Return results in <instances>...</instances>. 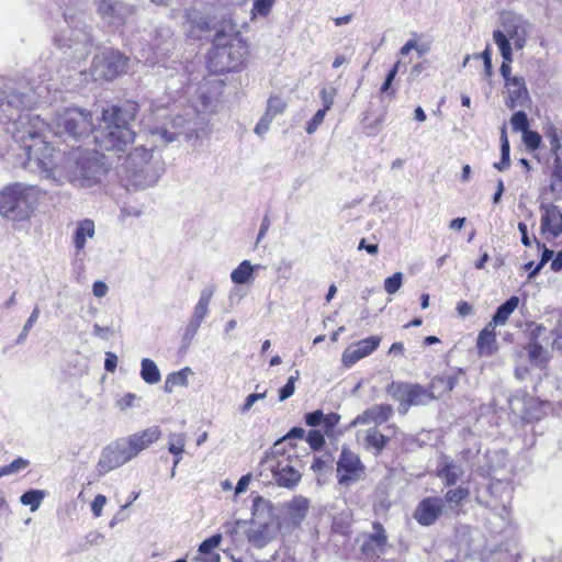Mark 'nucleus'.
Instances as JSON below:
<instances>
[{"mask_svg": "<svg viewBox=\"0 0 562 562\" xmlns=\"http://www.w3.org/2000/svg\"><path fill=\"white\" fill-rule=\"evenodd\" d=\"M248 53V45L238 35L217 31L207 53L206 67L214 75L240 71L246 67Z\"/></svg>", "mask_w": 562, "mask_h": 562, "instance_id": "f257e3e1", "label": "nucleus"}, {"mask_svg": "<svg viewBox=\"0 0 562 562\" xmlns=\"http://www.w3.org/2000/svg\"><path fill=\"white\" fill-rule=\"evenodd\" d=\"M43 194L36 186H7L0 192V214L12 221L29 220L38 209Z\"/></svg>", "mask_w": 562, "mask_h": 562, "instance_id": "f03ea898", "label": "nucleus"}, {"mask_svg": "<svg viewBox=\"0 0 562 562\" xmlns=\"http://www.w3.org/2000/svg\"><path fill=\"white\" fill-rule=\"evenodd\" d=\"M102 122L95 140L100 148L109 151L123 153L134 143L135 132L130 127L125 112L119 105H111L102 110Z\"/></svg>", "mask_w": 562, "mask_h": 562, "instance_id": "7ed1b4c3", "label": "nucleus"}, {"mask_svg": "<svg viewBox=\"0 0 562 562\" xmlns=\"http://www.w3.org/2000/svg\"><path fill=\"white\" fill-rule=\"evenodd\" d=\"M19 139L24 144L27 161L34 164L47 177L53 176L64 154L35 131L24 130Z\"/></svg>", "mask_w": 562, "mask_h": 562, "instance_id": "20e7f679", "label": "nucleus"}, {"mask_svg": "<svg viewBox=\"0 0 562 562\" xmlns=\"http://www.w3.org/2000/svg\"><path fill=\"white\" fill-rule=\"evenodd\" d=\"M128 61L120 49L104 47L93 56L91 72L97 79L112 81L126 72Z\"/></svg>", "mask_w": 562, "mask_h": 562, "instance_id": "39448f33", "label": "nucleus"}, {"mask_svg": "<svg viewBox=\"0 0 562 562\" xmlns=\"http://www.w3.org/2000/svg\"><path fill=\"white\" fill-rule=\"evenodd\" d=\"M56 127L74 138L88 136L93 131V117L90 111L80 108H66L56 115Z\"/></svg>", "mask_w": 562, "mask_h": 562, "instance_id": "423d86ee", "label": "nucleus"}, {"mask_svg": "<svg viewBox=\"0 0 562 562\" xmlns=\"http://www.w3.org/2000/svg\"><path fill=\"white\" fill-rule=\"evenodd\" d=\"M99 16L110 25L123 26L136 14V7L123 0H95Z\"/></svg>", "mask_w": 562, "mask_h": 562, "instance_id": "0eeeda50", "label": "nucleus"}, {"mask_svg": "<svg viewBox=\"0 0 562 562\" xmlns=\"http://www.w3.org/2000/svg\"><path fill=\"white\" fill-rule=\"evenodd\" d=\"M133 460L123 438L105 446L97 464L99 474H106Z\"/></svg>", "mask_w": 562, "mask_h": 562, "instance_id": "6e6552de", "label": "nucleus"}, {"mask_svg": "<svg viewBox=\"0 0 562 562\" xmlns=\"http://www.w3.org/2000/svg\"><path fill=\"white\" fill-rule=\"evenodd\" d=\"M151 157L150 150L139 146L130 151L125 158L123 162L124 171L135 186L144 184V173L150 164Z\"/></svg>", "mask_w": 562, "mask_h": 562, "instance_id": "1a4fd4ad", "label": "nucleus"}, {"mask_svg": "<svg viewBox=\"0 0 562 562\" xmlns=\"http://www.w3.org/2000/svg\"><path fill=\"white\" fill-rule=\"evenodd\" d=\"M502 25L503 32L510 38L515 48L522 49L531 30L529 21L520 14L506 13L503 15Z\"/></svg>", "mask_w": 562, "mask_h": 562, "instance_id": "9d476101", "label": "nucleus"}, {"mask_svg": "<svg viewBox=\"0 0 562 562\" xmlns=\"http://www.w3.org/2000/svg\"><path fill=\"white\" fill-rule=\"evenodd\" d=\"M337 472L339 484L347 485L361 479L364 474V465L357 453L344 448L337 461Z\"/></svg>", "mask_w": 562, "mask_h": 562, "instance_id": "9b49d317", "label": "nucleus"}, {"mask_svg": "<svg viewBox=\"0 0 562 562\" xmlns=\"http://www.w3.org/2000/svg\"><path fill=\"white\" fill-rule=\"evenodd\" d=\"M162 436L161 428L157 425L147 427L143 430L136 431L132 435L123 437L126 448L128 449L132 458H136L142 451L148 449L150 446L160 440Z\"/></svg>", "mask_w": 562, "mask_h": 562, "instance_id": "f8f14e48", "label": "nucleus"}, {"mask_svg": "<svg viewBox=\"0 0 562 562\" xmlns=\"http://www.w3.org/2000/svg\"><path fill=\"white\" fill-rule=\"evenodd\" d=\"M381 342V337L370 336L348 346L341 357L345 367L350 368L359 360L371 355Z\"/></svg>", "mask_w": 562, "mask_h": 562, "instance_id": "ddd939ff", "label": "nucleus"}, {"mask_svg": "<svg viewBox=\"0 0 562 562\" xmlns=\"http://www.w3.org/2000/svg\"><path fill=\"white\" fill-rule=\"evenodd\" d=\"M393 397L400 401L398 412L405 414L411 405H425L435 398L430 389H395Z\"/></svg>", "mask_w": 562, "mask_h": 562, "instance_id": "4468645a", "label": "nucleus"}, {"mask_svg": "<svg viewBox=\"0 0 562 562\" xmlns=\"http://www.w3.org/2000/svg\"><path fill=\"white\" fill-rule=\"evenodd\" d=\"M507 89V97L505 99V105L514 110L516 108H529L531 104V98L526 87L525 79L522 77L514 76L509 85L505 86Z\"/></svg>", "mask_w": 562, "mask_h": 562, "instance_id": "2eb2a0df", "label": "nucleus"}, {"mask_svg": "<svg viewBox=\"0 0 562 562\" xmlns=\"http://www.w3.org/2000/svg\"><path fill=\"white\" fill-rule=\"evenodd\" d=\"M310 502L306 497L295 496L283 507V529L297 527L306 517Z\"/></svg>", "mask_w": 562, "mask_h": 562, "instance_id": "dca6fc26", "label": "nucleus"}, {"mask_svg": "<svg viewBox=\"0 0 562 562\" xmlns=\"http://www.w3.org/2000/svg\"><path fill=\"white\" fill-rule=\"evenodd\" d=\"M442 514V499L427 497L416 507L414 518L423 526L432 525Z\"/></svg>", "mask_w": 562, "mask_h": 562, "instance_id": "f3484780", "label": "nucleus"}, {"mask_svg": "<svg viewBox=\"0 0 562 562\" xmlns=\"http://www.w3.org/2000/svg\"><path fill=\"white\" fill-rule=\"evenodd\" d=\"M393 414V407L389 404L373 405L366 409L362 414L358 415L351 423L350 426L357 425H381L389 420Z\"/></svg>", "mask_w": 562, "mask_h": 562, "instance_id": "a211bd4d", "label": "nucleus"}, {"mask_svg": "<svg viewBox=\"0 0 562 562\" xmlns=\"http://www.w3.org/2000/svg\"><path fill=\"white\" fill-rule=\"evenodd\" d=\"M386 546V536L381 524H373V533L364 540L361 551L366 559L372 560L379 558L384 552Z\"/></svg>", "mask_w": 562, "mask_h": 562, "instance_id": "6ab92c4d", "label": "nucleus"}, {"mask_svg": "<svg viewBox=\"0 0 562 562\" xmlns=\"http://www.w3.org/2000/svg\"><path fill=\"white\" fill-rule=\"evenodd\" d=\"M184 16L188 24V37L199 40L203 33L211 30L210 20L201 15L196 10H187Z\"/></svg>", "mask_w": 562, "mask_h": 562, "instance_id": "aec40b11", "label": "nucleus"}, {"mask_svg": "<svg viewBox=\"0 0 562 562\" xmlns=\"http://www.w3.org/2000/svg\"><path fill=\"white\" fill-rule=\"evenodd\" d=\"M541 228L550 232L553 236H559L562 233V212L558 206L551 204L543 207Z\"/></svg>", "mask_w": 562, "mask_h": 562, "instance_id": "412c9836", "label": "nucleus"}, {"mask_svg": "<svg viewBox=\"0 0 562 562\" xmlns=\"http://www.w3.org/2000/svg\"><path fill=\"white\" fill-rule=\"evenodd\" d=\"M495 327L492 324H487L479 334L476 340V348L480 356L490 357L492 356L496 347V333Z\"/></svg>", "mask_w": 562, "mask_h": 562, "instance_id": "4be33fe9", "label": "nucleus"}, {"mask_svg": "<svg viewBox=\"0 0 562 562\" xmlns=\"http://www.w3.org/2000/svg\"><path fill=\"white\" fill-rule=\"evenodd\" d=\"M387 438L376 428H369L364 431L362 446L374 456H379L386 445Z\"/></svg>", "mask_w": 562, "mask_h": 562, "instance_id": "5701e85b", "label": "nucleus"}, {"mask_svg": "<svg viewBox=\"0 0 562 562\" xmlns=\"http://www.w3.org/2000/svg\"><path fill=\"white\" fill-rule=\"evenodd\" d=\"M463 475L461 465L453 463L447 457L441 460L438 467V476L445 481L446 485H453Z\"/></svg>", "mask_w": 562, "mask_h": 562, "instance_id": "b1692460", "label": "nucleus"}, {"mask_svg": "<svg viewBox=\"0 0 562 562\" xmlns=\"http://www.w3.org/2000/svg\"><path fill=\"white\" fill-rule=\"evenodd\" d=\"M213 293V289H204L202 291L201 296L194 307L193 316L191 319V325L193 326L194 330L201 325L202 321L205 318Z\"/></svg>", "mask_w": 562, "mask_h": 562, "instance_id": "393cba45", "label": "nucleus"}, {"mask_svg": "<svg viewBox=\"0 0 562 562\" xmlns=\"http://www.w3.org/2000/svg\"><path fill=\"white\" fill-rule=\"evenodd\" d=\"M518 304L519 297L515 295L510 296L507 301L497 307L490 324L493 326L504 325L510 314L517 308Z\"/></svg>", "mask_w": 562, "mask_h": 562, "instance_id": "a878e982", "label": "nucleus"}, {"mask_svg": "<svg viewBox=\"0 0 562 562\" xmlns=\"http://www.w3.org/2000/svg\"><path fill=\"white\" fill-rule=\"evenodd\" d=\"M94 235V223L91 220L80 221L77 225L74 244L77 250H82L86 246L87 237H93Z\"/></svg>", "mask_w": 562, "mask_h": 562, "instance_id": "bb28decb", "label": "nucleus"}, {"mask_svg": "<svg viewBox=\"0 0 562 562\" xmlns=\"http://www.w3.org/2000/svg\"><path fill=\"white\" fill-rule=\"evenodd\" d=\"M184 447H186V435L184 434L179 432V434H171L169 436L168 450L175 457V459H173L175 467L180 462V460L182 458V453L184 452Z\"/></svg>", "mask_w": 562, "mask_h": 562, "instance_id": "cd10ccee", "label": "nucleus"}, {"mask_svg": "<svg viewBox=\"0 0 562 562\" xmlns=\"http://www.w3.org/2000/svg\"><path fill=\"white\" fill-rule=\"evenodd\" d=\"M140 376L147 384H157L161 379L157 364L147 358L142 360Z\"/></svg>", "mask_w": 562, "mask_h": 562, "instance_id": "c85d7f7f", "label": "nucleus"}, {"mask_svg": "<svg viewBox=\"0 0 562 562\" xmlns=\"http://www.w3.org/2000/svg\"><path fill=\"white\" fill-rule=\"evenodd\" d=\"M493 40H494L495 44L497 45L503 59L507 63H512L513 61V49H512V45L509 42L510 38L507 37V35L503 31L495 30L493 32Z\"/></svg>", "mask_w": 562, "mask_h": 562, "instance_id": "c756f323", "label": "nucleus"}, {"mask_svg": "<svg viewBox=\"0 0 562 562\" xmlns=\"http://www.w3.org/2000/svg\"><path fill=\"white\" fill-rule=\"evenodd\" d=\"M252 273L254 267L250 261L244 260L232 271L231 279L235 284H245L251 279Z\"/></svg>", "mask_w": 562, "mask_h": 562, "instance_id": "7c9ffc66", "label": "nucleus"}, {"mask_svg": "<svg viewBox=\"0 0 562 562\" xmlns=\"http://www.w3.org/2000/svg\"><path fill=\"white\" fill-rule=\"evenodd\" d=\"M222 541V535L216 533L211 536L210 538L205 539L199 547V553L211 555V561L218 562V554L212 553V551L220 546Z\"/></svg>", "mask_w": 562, "mask_h": 562, "instance_id": "2f4dec72", "label": "nucleus"}, {"mask_svg": "<svg viewBox=\"0 0 562 562\" xmlns=\"http://www.w3.org/2000/svg\"><path fill=\"white\" fill-rule=\"evenodd\" d=\"M45 492L41 490H30L22 494L20 501L23 505L30 506L32 512H35L43 502Z\"/></svg>", "mask_w": 562, "mask_h": 562, "instance_id": "473e14b6", "label": "nucleus"}, {"mask_svg": "<svg viewBox=\"0 0 562 562\" xmlns=\"http://www.w3.org/2000/svg\"><path fill=\"white\" fill-rule=\"evenodd\" d=\"M509 151H510L509 142L507 139L506 131H505V128H503L502 136H501V155H502L501 161L494 164V167L497 170L504 171L509 167V165H510Z\"/></svg>", "mask_w": 562, "mask_h": 562, "instance_id": "72a5a7b5", "label": "nucleus"}, {"mask_svg": "<svg viewBox=\"0 0 562 562\" xmlns=\"http://www.w3.org/2000/svg\"><path fill=\"white\" fill-rule=\"evenodd\" d=\"M439 381L446 386H457L464 382V372L461 369L450 368L440 375Z\"/></svg>", "mask_w": 562, "mask_h": 562, "instance_id": "f704fd0d", "label": "nucleus"}, {"mask_svg": "<svg viewBox=\"0 0 562 562\" xmlns=\"http://www.w3.org/2000/svg\"><path fill=\"white\" fill-rule=\"evenodd\" d=\"M279 467L276 453L273 451L268 452L262 461V468L263 470L271 471L276 483L281 484V470Z\"/></svg>", "mask_w": 562, "mask_h": 562, "instance_id": "c9c22d12", "label": "nucleus"}, {"mask_svg": "<svg viewBox=\"0 0 562 562\" xmlns=\"http://www.w3.org/2000/svg\"><path fill=\"white\" fill-rule=\"evenodd\" d=\"M190 374H192L190 368H183L178 372H172L167 376L165 386H184L188 384V376Z\"/></svg>", "mask_w": 562, "mask_h": 562, "instance_id": "e433bc0d", "label": "nucleus"}, {"mask_svg": "<svg viewBox=\"0 0 562 562\" xmlns=\"http://www.w3.org/2000/svg\"><path fill=\"white\" fill-rule=\"evenodd\" d=\"M528 356L536 364H543L547 362V351L541 344L532 341L527 347Z\"/></svg>", "mask_w": 562, "mask_h": 562, "instance_id": "4c0bfd02", "label": "nucleus"}, {"mask_svg": "<svg viewBox=\"0 0 562 562\" xmlns=\"http://www.w3.org/2000/svg\"><path fill=\"white\" fill-rule=\"evenodd\" d=\"M276 0H254V4L251 8V19L256 18L257 15L260 16H267Z\"/></svg>", "mask_w": 562, "mask_h": 562, "instance_id": "58836bf2", "label": "nucleus"}, {"mask_svg": "<svg viewBox=\"0 0 562 562\" xmlns=\"http://www.w3.org/2000/svg\"><path fill=\"white\" fill-rule=\"evenodd\" d=\"M27 465L29 461L19 457L14 459L10 464L0 467V477L24 470Z\"/></svg>", "mask_w": 562, "mask_h": 562, "instance_id": "ea45409f", "label": "nucleus"}, {"mask_svg": "<svg viewBox=\"0 0 562 562\" xmlns=\"http://www.w3.org/2000/svg\"><path fill=\"white\" fill-rule=\"evenodd\" d=\"M512 127L515 132H525L529 127L527 114L524 111H517L510 119Z\"/></svg>", "mask_w": 562, "mask_h": 562, "instance_id": "a19ab883", "label": "nucleus"}, {"mask_svg": "<svg viewBox=\"0 0 562 562\" xmlns=\"http://www.w3.org/2000/svg\"><path fill=\"white\" fill-rule=\"evenodd\" d=\"M339 420H340V416L336 413H329L327 415H324L322 427H323L324 434L327 437L335 436V427L338 425Z\"/></svg>", "mask_w": 562, "mask_h": 562, "instance_id": "79ce46f5", "label": "nucleus"}, {"mask_svg": "<svg viewBox=\"0 0 562 562\" xmlns=\"http://www.w3.org/2000/svg\"><path fill=\"white\" fill-rule=\"evenodd\" d=\"M555 159H554V168L552 172V183L551 188L552 190L555 189V186L558 182H562V147L553 151Z\"/></svg>", "mask_w": 562, "mask_h": 562, "instance_id": "37998d69", "label": "nucleus"}, {"mask_svg": "<svg viewBox=\"0 0 562 562\" xmlns=\"http://www.w3.org/2000/svg\"><path fill=\"white\" fill-rule=\"evenodd\" d=\"M305 440L314 451L319 450L325 443L324 434L318 429L310 430Z\"/></svg>", "mask_w": 562, "mask_h": 562, "instance_id": "c03bdc74", "label": "nucleus"}, {"mask_svg": "<svg viewBox=\"0 0 562 562\" xmlns=\"http://www.w3.org/2000/svg\"><path fill=\"white\" fill-rule=\"evenodd\" d=\"M301 480V473L293 467L283 468V487H293Z\"/></svg>", "mask_w": 562, "mask_h": 562, "instance_id": "a18cd8bd", "label": "nucleus"}, {"mask_svg": "<svg viewBox=\"0 0 562 562\" xmlns=\"http://www.w3.org/2000/svg\"><path fill=\"white\" fill-rule=\"evenodd\" d=\"M403 283V274L401 272H395L393 276L389 277L384 281V290L389 294L396 293Z\"/></svg>", "mask_w": 562, "mask_h": 562, "instance_id": "49530a36", "label": "nucleus"}, {"mask_svg": "<svg viewBox=\"0 0 562 562\" xmlns=\"http://www.w3.org/2000/svg\"><path fill=\"white\" fill-rule=\"evenodd\" d=\"M469 495V490L464 487H457L453 490H449L446 493V501L449 504L458 505L461 501L465 499Z\"/></svg>", "mask_w": 562, "mask_h": 562, "instance_id": "de8ad7c7", "label": "nucleus"}, {"mask_svg": "<svg viewBox=\"0 0 562 562\" xmlns=\"http://www.w3.org/2000/svg\"><path fill=\"white\" fill-rule=\"evenodd\" d=\"M522 134V140L527 148L535 150L540 146L541 136L539 133L527 130Z\"/></svg>", "mask_w": 562, "mask_h": 562, "instance_id": "09e8293b", "label": "nucleus"}, {"mask_svg": "<svg viewBox=\"0 0 562 562\" xmlns=\"http://www.w3.org/2000/svg\"><path fill=\"white\" fill-rule=\"evenodd\" d=\"M311 468L316 473H326L331 468V459L329 456L316 457Z\"/></svg>", "mask_w": 562, "mask_h": 562, "instance_id": "8fccbe9b", "label": "nucleus"}, {"mask_svg": "<svg viewBox=\"0 0 562 562\" xmlns=\"http://www.w3.org/2000/svg\"><path fill=\"white\" fill-rule=\"evenodd\" d=\"M319 94L323 102V108L321 110H325V112H327L334 104V100L337 94L336 89L334 87H325L321 90Z\"/></svg>", "mask_w": 562, "mask_h": 562, "instance_id": "3c124183", "label": "nucleus"}, {"mask_svg": "<svg viewBox=\"0 0 562 562\" xmlns=\"http://www.w3.org/2000/svg\"><path fill=\"white\" fill-rule=\"evenodd\" d=\"M248 540L254 547L262 548L268 543L269 538L262 530H252L248 532Z\"/></svg>", "mask_w": 562, "mask_h": 562, "instance_id": "603ef678", "label": "nucleus"}, {"mask_svg": "<svg viewBox=\"0 0 562 562\" xmlns=\"http://www.w3.org/2000/svg\"><path fill=\"white\" fill-rule=\"evenodd\" d=\"M325 115H326L325 110H321L319 109L313 115V117L307 122V125H306V128H305L306 132L308 134H313L319 127V125L323 123Z\"/></svg>", "mask_w": 562, "mask_h": 562, "instance_id": "864d4df0", "label": "nucleus"}, {"mask_svg": "<svg viewBox=\"0 0 562 562\" xmlns=\"http://www.w3.org/2000/svg\"><path fill=\"white\" fill-rule=\"evenodd\" d=\"M553 250L544 248L541 255V259L538 265L533 268V270L528 274V279H532L536 274L539 273V271L542 269V267L550 260L553 259Z\"/></svg>", "mask_w": 562, "mask_h": 562, "instance_id": "5fc2aeb1", "label": "nucleus"}, {"mask_svg": "<svg viewBox=\"0 0 562 562\" xmlns=\"http://www.w3.org/2000/svg\"><path fill=\"white\" fill-rule=\"evenodd\" d=\"M547 139L549 140L550 148L552 151L562 147V136L557 128H550L547 133Z\"/></svg>", "mask_w": 562, "mask_h": 562, "instance_id": "6e6d98bb", "label": "nucleus"}, {"mask_svg": "<svg viewBox=\"0 0 562 562\" xmlns=\"http://www.w3.org/2000/svg\"><path fill=\"white\" fill-rule=\"evenodd\" d=\"M106 503V497L102 494H98L91 502V510L94 517H100L102 509Z\"/></svg>", "mask_w": 562, "mask_h": 562, "instance_id": "4d7b16f0", "label": "nucleus"}, {"mask_svg": "<svg viewBox=\"0 0 562 562\" xmlns=\"http://www.w3.org/2000/svg\"><path fill=\"white\" fill-rule=\"evenodd\" d=\"M324 413L319 409L314 411L305 415V422L308 426L316 427L322 426L324 419Z\"/></svg>", "mask_w": 562, "mask_h": 562, "instance_id": "13d9d810", "label": "nucleus"}, {"mask_svg": "<svg viewBox=\"0 0 562 562\" xmlns=\"http://www.w3.org/2000/svg\"><path fill=\"white\" fill-rule=\"evenodd\" d=\"M398 69H400V61H397L392 67V69L389 71V74L386 75L385 80H384V82H383V85L381 87V92L382 93L386 92L390 89V87H391V85H392V82H393V80H394Z\"/></svg>", "mask_w": 562, "mask_h": 562, "instance_id": "bf43d9fd", "label": "nucleus"}, {"mask_svg": "<svg viewBox=\"0 0 562 562\" xmlns=\"http://www.w3.org/2000/svg\"><path fill=\"white\" fill-rule=\"evenodd\" d=\"M271 122V117L269 115V113L267 112L261 119L260 121L257 123L256 127H255V132L258 134V135H262L263 133H266L269 128V124Z\"/></svg>", "mask_w": 562, "mask_h": 562, "instance_id": "052dcab7", "label": "nucleus"}, {"mask_svg": "<svg viewBox=\"0 0 562 562\" xmlns=\"http://www.w3.org/2000/svg\"><path fill=\"white\" fill-rule=\"evenodd\" d=\"M93 295L103 297L108 292V285L103 281H95L92 285Z\"/></svg>", "mask_w": 562, "mask_h": 562, "instance_id": "680f3d73", "label": "nucleus"}, {"mask_svg": "<svg viewBox=\"0 0 562 562\" xmlns=\"http://www.w3.org/2000/svg\"><path fill=\"white\" fill-rule=\"evenodd\" d=\"M305 431L303 428L294 427L285 436H283V442L290 441L294 438L303 439Z\"/></svg>", "mask_w": 562, "mask_h": 562, "instance_id": "e2e57ef3", "label": "nucleus"}, {"mask_svg": "<svg viewBox=\"0 0 562 562\" xmlns=\"http://www.w3.org/2000/svg\"><path fill=\"white\" fill-rule=\"evenodd\" d=\"M499 71L505 80V86L509 85L510 80L514 79V76H510V63L504 60L503 64L501 65Z\"/></svg>", "mask_w": 562, "mask_h": 562, "instance_id": "0e129e2a", "label": "nucleus"}, {"mask_svg": "<svg viewBox=\"0 0 562 562\" xmlns=\"http://www.w3.org/2000/svg\"><path fill=\"white\" fill-rule=\"evenodd\" d=\"M265 395H266V392H265V393H262V394H250V395H248V396L246 397V400H245V403H244L243 407H241V412H243V413L248 412V411L251 408V406L254 405V403H255L258 398L263 397Z\"/></svg>", "mask_w": 562, "mask_h": 562, "instance_id": "69168bd1", "label": "nucleus"}, {"mask_svg": "<svg viewBox=\"0 0 562 562\" xmlns=\"http://www.w3.org/2000/svg\"><path fill=\"white\" fill-rule=\"evenodd\" d=\"M250 480H251V475L250 474L243 475L239 479V481H238V483H237V485L235 487V493L236 494H240V493L245 492L247 490L249 483H250Z\"/></svg>", "mask_w": 562, "mask_h": 562, "instance_id": "338daca9", "label": "nucleus"}, {"mask_svg": "<svg viewBox=\"0 0 562 562\" xmlns=\"http://www.w3.org/2000/svg\"><path fill=\"white\" fill-rule=\"evenodd\" d=\"M136 400L135 394L127 393L125 394L120 401L119 405L122 409H126L128 407H132L134 405V401Z\"/></svg>", "mask_w": 562, "mask_h": 562, "instance_id": "774afa93", "label": "nucleus"}]
</instances>
